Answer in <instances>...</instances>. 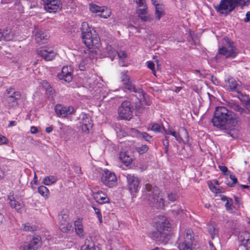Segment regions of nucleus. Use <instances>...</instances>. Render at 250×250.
<instances>
[{"label":"nucleus","mask_w":250,"mask_h":250,"mask_svg":"<svg viewBox=\"0 0 250 250\" xmlns=\"http://www.w3.org/2000/svg\"><path fill=\"white\" fill-rule=\"evenodd\" d=\"M214 126L221 130H229L228 134L234 139L239 137V127L241 124V120L233 112L225 106H217L211 119Z\"/></svg>","instance_id":"nucleus-1"},{"label":"nucleus","mask_w":250,"mask_h":250,"mask_svg":"<svg viewBox=\"0 0 250 250\" xmlns=\"http://www.w3.org/2000/svg\"><path fill=\"white\" fill-rule=\"evenodd\" d=\"M81 30L82 32V39L84 44L89 48L92 46L98 47L100 39L94 31L92 32L91 28L90 27L86 22H83L82 23Z\"/></svg>","instance_id":"nucleus-2"},{"label":"nucleus","mask_w":250,"mask_h":250,"mask_svg":"<svg viewBox=\"0 0 250 250\" xmlns=\"http://www.w3.org/2000/svg\"><path fill=\"white\" fill-rule=\"evenodd\" d=\"M170 224L164 216H157V241L166 244L169 240Z\"/></svg>","instance_id":"nucleus-3"},{"label":"nucleus","mask_w":250,"mask_h":250,"mask_svg":"<svg viewBox=\"0 0 250 250\" xmlns=\"http://www.w3.org/2000/svg\"><path fill=\"white\" fill-rule=\"evenodd\" d=\"M250 0H221L219 4L214 7L215 10L221 14L231 12L235 7L248 6Z\"/></svg>","instance_id":"nucleus-4"},{"label":"nucleus","mask_w":250,"mask_h":250,"mask_svg":"<svg viewBox=\"0 0 250 250\" xmlns=\"http://www.w3.org/2000/svg\"><path fill=\"white\" fill-rule=\"evenodd\" d=\"M194 241V233L191 229H188L183 236V240L179 239L178 248L179 250H197L193 247Z\"/></svg>","instance_id":"nucleus-5"},{"label":"nucleus","mask_w":250,"mask_h":250,"mask_svg":"<svg viewBox=\"0 0 250 250\" xmlns=\"http://www.w3.org/2000/svg\"><path fill=\"white\" fill-rule=\"evenodd\" d=\"M227 43V46H222L218 48V54L224 56L226 59L235 58L238 52L234 42L229 40Z\"/></svg>","instance_id":"nucleus-6"},{"label":"nucleus","mask_w":250,"mask_h":250,"mask_svg":"<svg viewBox=\"0 0 250 250\" xmlns=\"http://www.w3.org/2000/svg\"><path fill=\"white\" fill-rule=\"evenodd\" d=\"M133 111V106L128 101H124L118 108V113L122 119L129 120L132 118Z\"/></svg>","instance_id":"nucleus-7"},{"label":"nucleus","mask_w":250,"mask_h":250,"mask_svg":"<svg viewBox=\"0 0 250 250\" xmlns=\"http://www.w3.org/2000/svg\"><path fill=\"white\" fill-rule=\"evenodd\" d=\"M124 176L126 177L127 183V188L132 196L135 197V194L138 191L139 188L140 180L134 174H125Z\"/></svg>","instance_id":"nucleus-8"},{"label":"nucleus","mask_w":250,"mask_h":250,"mask_svg":"<svg viewBox=\"0 0 250 250\" xmlns=\"http://www.w3.org/2000/svg\"><path fill=\"white\" fill-rule=\"evenodd\" d=\"M101 181L106 186L111 188L117 184V179L114 173L105 169L104 171L102 176Z\"/></svg>","instance_id":"nucleus-9"},{"label":"nucleus","mask_w":250,"mask_h":250,"mask_svg":"<svg viewBox=\"0 0 250 250\" xmlns=\"http://www.w3.org/2000/svg\"><path fill=\"white\" fill-rule=\"evenodd\" d=\"M122 82L125 89L139 94H141L143 95V90L139 87H136L134 84L131 83L129 76L126 75V72H122Z\"/></svg>","instance_id":"nucleus-10"},{"label":"nucleus","mask_w":250,"mask_h":250,"mask_svg":"<svg viewBox=\"0 0 250 250\" xmlns=\"http://www.w3.org/2000/svg\"><path fill=\"white\" fill-rule=\"evenodd\" d=\"M138 6L137 13L142 21H146L150 19L149 15L147 12L146 0H135Z\"/></svg>","instance_id":"nucleus-11"},{"label":"nucleus","mask_w":250,"mask_h":250,"mask_svg":"<svg viewBox=\"0 0 250 250\" xmlns=\"http://www.w3.org/2000/svg\"><path fill=\"white\" fill-rule=\"evenodd\" d=\"M44 9L49 13H55L62 7L60 0H42Z\"/></svg>","instance_id":"nucleus-12"},{"label":"nucleus","mask_w":250,"mask_h":250,"mask_svg":"<svg viewBox=\"0 0 250 250\" xmlns=\"http://www.w3.org/2000/svg\"><path fill=\"white\" fill-rule=\"evenodd\" d=\"M38 54L47 61L53 60L56 55V53L51 47H41L38 50Z\"/></svg>","instance_id":"nucleus-13"},{"label":"nucleus","mask_w":250,"mask_h":250,"mask_svg":"<svg viewBox=\"0 0 250 250\" xmlns=\"http://www.w3.org/2000/svg\"><path fill=\"white\" fill-rule=\"evenodd\" d=\"M74 109L73 107L64 106L61 104H57L55 107V112L59 117H66L72 114Z\"/></svg>","instance_id":"nucleus-14"},{"label":"nucleus","mask_w":250,"mask_h":250,"mask_svg":"<svg viewBox=\"0 0 250 250\" xmlns=\"http://www.w3.org/2000/svg\"><path fill=\"white\" fill-rule=\"evenodd\" d=\"M72 69L71 66H65L62 68L61 73L58 74V77L60 80L66 83L71 82L72 80Z\"/></svg>","instance_id":"nucleus-15"},{"label":"nucleus","mask_w":250,"mask_h":250,"mask_svg":"<svg viewBox=\"0 0 250 250\" xmlns=\"http://www.w3.org/2000/svg\"><path fill=\"white\" fill-rule=\"evenodd\" d=\"M145 188L146 191V198L148 202L151 207H154L156 203L155 189L152 185L149 184H146Z\"/></svg>","instance_id":"nucleus-16"},{"label":"nucleus","mask_w":250,"mask_h":250,"mask_svg":"<svg viewBox=\"0 0 250 250\" xmlns=\"http://www.w3.org/2000/svg\"><path fill=\"white\" fill-rule=\"evenodd\" d=\"M15 32L12 29L6 27L2 31L0 29V41H10L14 39Z\"/></svg>","instance_id":"nucleus-17"},{"label":"nucleus","mask_w":250,"mask_h":250,"mask_svg":"<svg viewBox=\"0 0 250 250\" xmlns=\"http://www.w3.org/2000/svg\"><path fill=\"white\" fill-rule=\"evenodd\" d=\"M157 132H162L167 135H171L173 136L175 140L179 143H181L183 141V139L180 136L179 134L177 133L172 129L168 131H166L163 125L161 126V125L157 124Z\"/></svg>","instance_id":"nucleus-18"},{"label":"nucleus","mask_w":250,"mask_h":250,"mask_svg":"<svg viewBox=\"0 0 250 250\" xmlns=\"http://www.w3.org/2000/svg\"><path fill=\"white\" fill-rule=\"evenodd\" d=\"M60 228L62 232H66L67 231L70 230L71 227L69 224V217L67 214L62 213L60 217Z\"/></svg>","instance_id":"nucleus-19"},{"label":"nucleus","mask_w":250,"mask_h":250,"mask_svg":"<svg viewBox=\"0 0 250 250\" xmlns=\"http://www.w3.org/2000/svg\"><path fill=\"white\" fill-rule=\"evenodd\" d=\"M41 238L39 236L34 237L30 242L24 246V250H36L40 247Z\"/></svg>","instance_id":"nucleus-20"},{"label":"nucleus","mask_w":250,"mask_h":250,"mask_svg":"<svg viewBox=\"0 0 250 250\" xmlns=\"http://www.w3.org/2000/svg\"><path fill=\"white\" fill-rule=\"evenodd\" d=\"M34 34L35 40L38 43H44L47 40L48 36L44 29L36 30Z\"/></svg>","instance_id":"nucleus-21"},{"label":"nucleus","mask_w":250,"mask_h":250,"mask_svg":"<svg viewBox=\"0 0 250 250\" xmlns=\"http://www.w3.org/2000/svg\"><path fill=\"white\" fill-rule=\"evenodd\" d=\"M117 53H118V51L112 47L111 46L107 45L101 53V56L102 57H109L111 61H113Z\"/></svg>","instance_id":"nucleus-22"},{"label":"nucleus","mask_w":250,"mask_h":250,"mask_svg":"<svg viewBox=\"0 0 250 250\" xmlns=\"http://www.w3.org/2000/svg\"><path fill=\"white\" fill-rule=\"evenodd\" d=\"M93 195L96 202L100 204L107 203L109 201L107 195L101 190L93 193Z\"/></svg>","instance_id":"nucleus-23"},{"label":"nucleus","mask_w":250,"mask_h":250,"mask_svg":"<svg viewBox=\"0 0 250 250\" xmlns=\"http://www.w3.org/2000/svg\"><path fill=\"white\" fill-rule=\"evenodd\" d=\"M8 199L9 200L10 207L17 211H20L22 207V203L15 199L13 194L10 193L8 196Z\"/></svg>","instance_id":"nucleus-24"},{"label":"nucleus","mask_w":250,"mask_h":250,"mask_svg":"<svg viewBox=\"0 0 250 250\" xmlns=\"http://www.w3.org/2000/svg\"><path fill=\"white\" fill-rule=\"evenodd\" d=\"M74 227L76 234L80 237L83 238L84 236L83 226L82 224V220L78 219L74 222Z\"/></svg>","instance_id":"nucleus-25"},{"label":"nucleus","mask_w":250,"mask_h":250,"mask_svg":"<svg viewBox=\"0 0 250 250\" xmlns=\"http://www.w3.org/2000/svg\"><path fill=\"white\" fill-rule=\"evenodd\" d=\"M81 250H101L98 246L95 245L92 241L86 239L84 244L81 247Z\"/></svg>","instance_id":"nucleus-26"},{"label":"nucleus","mask_w":250,"mask_h":250,"mask_svg":"<svg viewBox=\"0 0 250 250\" xmlns=\"http://www.w3.org/2000/svg\"><path fill=\"white\" fill-rule=\"evenodd\" d=\"M226 86L230 91L236 92L237 90V83L236 81L232 77H229L225 81Z\"/></svg>","instance_id":"nucleus-27"},{"label":"nucleus","mask_w":250,"mask_h":250,"mask_svg":"<svg viewBox=\"0 0 250 250\" xmlns=\"http://www.w3.org/2000/svg\"><path fill=\"white\" fill-rule=\"evenodd\" d=\"M208 231L211 236L212 239H214L216 235L218 233L216 226L213 222L208 223L207 225Z\"/></svg>","instance_id":"nucleus-28"},{"label":"nucleus","mask_w":250,"mask_h":250,"mask_svg":"<svg viewBox=\"0 0 250 250\" xmlns=\"http://www.w3.org/2000/svg\"><path fill=\"white\" fill-rule=\"evenodd\" d=\"M229 179L226 178L225 183L229 187H234L238 182L237 178L234 175L231 171L229 172Z\"/></svg>","instance_id":"nucleus-29"},{"label":"nucleus","mask_w":250,"mask_h":250,"mask_svg":"<svg viewBox=\"0 0 250 250\" xmlns=\"http://www.w3.org/2000/svg\"><path fill=\"white\" fill-rule=\"evenodd\" d=\"M120 159L125 165L128 166L132 161V158L129 156L126 152H121L120 154Z\"/></svg>","instance_id":"nucleus-30"},{"label":"nucleus","mask_w":250,"mask_h":250,"mask_svg":"<svg viewBox=\"0 0 250 250\" xmlns=\"http://www.w3.org/2000/svg\"><path fill=\"white\" fill-rule=\"evenodd\" d=\"M91 62V60L89 58H85L83 59L79 65L80 70L81 71L86 70L87 68L89 67Z\"/></svg>","instance_id":"nucleus-31"},{"label":"nucleus","mask_w":250,"mask_h":250,"mask_svg":"<svg viewBox=\"0 0 250 250\" xmlns=\"http://www.w3.org/2000/svg\"><path fill=\"white\" fill-rule=\"evenodd\" d=\"M244 239L242 240V244L248 250L250 249V233L245 232L243 233Z\"/></svg>","instance_id":"nucleus-32"},{"label":"nucleus","mask_w":250,"mask_h":250,"mask_svg":"<svg viewBox=\"0 0 250 250\" xmlns=\"http://www.w3.org/2000/svg\"><path fill=\"white\" fill-rule=\"evenodd\" d=\"M167 204L168 203L165 201L164 196L159 194V195L157 196V209H164Z\"/></svg>","instance_id":"nucleus-33"},{"label":"nucleus","mask_w":250,"mask_h":250,"mask_svg":"<svg viewBox=\"0 0 250 250\" xmlns=\"http://www.w3.org/2000/svg\"><path fill=\"white\" fill-rule=\"evenodd\" d=\"M57 181V178L53 175L45 177L42 180V183L46 186H50Z\"/></svg>","instance_id":"nucleus-34"},{"label":"nucleus","mask_w":250,"mask_h":250,"mask_svg":"<svg viewBox=\"0 0 250 250\" xmlns=\"http://www.w3.org/2000/svg\"><path fill=\"white\" fill-rule=\"evenodd\" d=\"M21 98V94L20 93H16L15 94V96L13 97L11 96L10 97L7 98V101L9 103H12V105L14 106L15 105H17L18 104V100H20Z\"/></svg>","instance_id":"nucleus-35"},{"label":"nucleus","mask_w":250,"mask_h":250,"mask_svg":"<svg viewBox=\"0 0 250 250\" xmlns=\"http://www.w3.org/2000/svg\"><path fill=\"white\" fill-rule=\"evenodd\" d=\"M229 107L232 110L242 113L245 111V109L242 108L240 105L234 103H229Z\"/></svg>","instance_id":"nucleus-36"},{"label":"nucleus","mask_w":250,"mask_h":250,"mask_svg":"<svg viewBox=\"0 0 250 250\" xmlns=\"http://www.w3.org/2000/svg\"><path fill=\"white\" fill-rule=\"evenodd\" d=\"M89 9L91 12L96 13L98 15H99L100 13L101 12V11L103 10V7L99 6L93 3L89 4Z\"/></svg>","instance_id":"nucleus-37"},{"label":"nucleus","mask_w":250,"mask_h":250,"mask_svg":"<svg viewBox=\"0 0 250 250\" xmlns=\"http://www.w3.org/2000/svg\"><path fill=\"white\" fill-rule=\"evenodd\" d=\"M139 137H141L146 141L150 142L152 140V137L146 132H141L135 129H133Z\"/></svg>","instance_id":"nucleus-38"},{"label":"nucleus","mask_w":250,"mask_h":250,"mask_svg":"<svg viewBox=\"0 0 250 250\" xmlns=\"http://www.w3.org/2000/svg\"><path fill=\"white\" fill-rule=\"evenodd\" d=\"M81 116L82 119V124L88 125V126H92L91 119L88 115L83 113L81 115Z\"/></svg>","instance_id":"nucleus-39"},{"label":"nucleus","mask_w":250,"mask_h":250,"mask_svg":"<svg viewBox=\"0 0 250 250\" xmlns=\"http://www.w3.org/2000/svg\"><path fill=\"white\" fill-rule=\"evenodd\" d=\"M39 193L43 197H47L49 193V189L44 186H40L38 188Z\"/></svg>","instance_id":"nucleus-40"},{"label":"nucleus","mask_w":250,"mask_h":250,"mask_svg":"<svg viewBox=\"0 0 250 250\" xmlns=\"http://www.w3.org/2000/svg\"><path fill=\"white\" fill-rule=\"evenodd\" d=\"M119 59H120V64L122 66H126L124 61L121 62V61H123L124 59H126L127 57V55L125 51H122L118 52L117 53Z\"/></svg>","instance_id":"nucleus-41"},{"label":"nucleus","mask_w":250,"mask_h":250,"mask_svg":"<svg viewBox=\"0 0 250 250\" xmlns=\"http://www.w3.org/2000/svg\"><path fill=\"white\" fill-rule=\"evenodd\" d=\"M103 10L101 11L99 16L104 19H107L111 15V11L110 9L105 6H103Z\"/></svg>","instance_id":"nucleus-42"},{"label":"nucleus","mask_w":250,"mask_h":250,"mask_svg":"<svg viewBox=\"0 0 250 250\" xmlns=\"http://www.w3.org/2000/svg\"><path fill=\"white\" fill-rule=\"evenodd\" d=\"M225 206L228 212L231 213L233 212V200L231 198H229V200H227Z\"/></svg>","instance_id":"nucleus-43"},{"label":"nucleus","mask_w":250,"mask_h":250,"mask_svg":"<svg viewBox=\"0 0 250 250\" xmlns=\"http://www.w3.org/2000/svg\"><path fill=\"white\" fill-rule=\"evenodd\" d=\"M165 15L164 5L157 3V19H160Z\"/></svg>","instance_id":"nucleus-44"},{"label":"nucleus","mask_w":250,"mask_h":250,"mask_svg":"<svg viewBox=\"0 0 250 250\" xmlns=\"http://www.w3.org/2000/svg\"><path fill=\"white\" fill-rule=\"evenodd\" d=\"M209 188L212 192L215 194L223 193L224 192L222 188L220 187L219 188H217L213 184H210L209 185Z\"/></svg>","instance_id":"nucleus-45"},{"label":"nucleus","mask_w":250,"mask_h":250,"mask_svg":"<svg viewBox=\"0 0 250 250\" xmlns=\"http://www.w3.org/2000/svg\"><path fill=\"white\" fill-rule=\"evenodd\" d=\"M92 208L94 210L96 214L100 223L102 222V215L99 208H96L94 205L92 206Z\"/></svg>","instance_id":"nucleus-46"},{"label":"nucleus","mask_w":250,"mask_h":250,"mask_svg":"<svg viewBox=\"0 0 250 250\" xmlns=\"http://www.w3.org/2000/svg\"><path fill=\"white\" fill-rule=\"evenodd\" d=\"M23 229L25 231L33 232L36 230V227L34 226H31L29 223H27L24 225Z\"/></svg>","instance_id":"nucleus-47"},{"label":"nucleus","mask_w":250,"mask_h":250,"mask_svg":"<svg viewBox=\"0 0 250 250\" xmlns=\"http://www.w3.org/2000/svg\"><path fill=\"white\" fill-rule=\"evenodd\" d=\"M148 149V147L146 145H143L141 147L137 148V150L140 154H143Z\"/></svg>","instance_id":"nucleus-48"},{"label":"nucleus","mask_w":250,"mask_h":250,"mask_svg":"<svg viewBox=\"0 0 250 250\" xmlns=\"http://www.w3.org/2000/svg\"><path fill=\"white\" fill-rule=\"evenodd\" d=\"M178 196L176 193H170L167 194V198L169 201L174 202L178 199Z\"/></svg>","instance_id":"nucleus-49"},{"label":"nucleus","mask_w":250,"mask_h":250,"mask_svg":"<svg viewBox=\"0 0 250 250\" xmlns=\"http://www.w3.org/2000/svg\"><path fill=\"white\" fill-rule=\"evenodd\" d=\"M146 64H147V66L148 68H149L150 69H151L152 72H153V73L154 74V75L155 76H156V72L155 70V64L153 62H152V61H147L146 62Z\"/></svg>","instance_id":"nucleus-50"},{"label":"nucleus","mask_w":250,"mask_h":250,"mask_svg":"<svg viewBox=\"0 0 250 250\" xmlns=\"http://www.w3.org/2000/svg\"><path fill=\"white\" fill-rule=\"evenodd\" d=\"M7 92V98L10 97L11 96L13 97L15 96V94L16 93H20L18 91H16L15 89L13 88H9L6 90Z\"/></svg>","instance_id":"nucleus-51"},{"label":"nucleus","mask_w":250,"mask_h":250,"mask_svg":"<svg viewBox=\"0 0 250 250\" xmlns=\"http://www.w3.org/2000/svg\"><path fill=\"white\" fill-rule=\"evenodd\" d=\"M218 168L222 172L224 175L228 176L229 174L228 167L225 166H219Z\"/></svg>","instance_id":"nucleus-52"},{"label":"nucleus","mask_w":250,"mask_h":250,"mask_svg":"<svg viewBox=\"0 0 250 250\" xmlns=\"http://www.w3.org/2000/svg\"><path fill=\"white\" fill-rule=\"evenodd\" d=\"M234 199L235 204L237 205L238 208H240L241 207H243L242 201L239 197L237 196H234Z\"/></svg>","instance_id":"nucleus-53"},{"label":"nucleus","mask_w":250,"mask_h":250,"mask_svg":"<svg viewBox=\"0 0 250 250\" xmlns=\"http://www.w3.org/2000/svg\"><path fill=\"white\" fill-rule=\"evenodd\" d=\"M92 126H88V125H82V129L83 132L88 133L89 132V128Z\"/></svg>","instance_id":"nucleus-54"},{"label":"nucleus","mask_w":250,"mask_h":250,"mask_svg":"<svg viewBox=\"0 0 250 250\" xmlns=\"http://www.w3.org/2000/svg\"><path fill=\"white\" fill-rule=\"evenodd\" d=\"M29 2L30 3L29 5L30 8H35L38 5L37 0H29Z\"/></svg>","instance_id":"nucleus-55"},{"label":"nucleus","mask_w":250,"mask_h":250,"mask_svg":"<svg viewBox=\"0 0 250 250\" xmlns=\"http://www.w3.org/2000/svg\"><path fill=\"white\" fill-rule=\"evenodd\" d=\"M8 142V139L6 137L0 135V145L7 144Z\"/></svg>","instance_id":"nucleus-56"},{"label":"nucleus","mask_w":250,"mask_h":250,"mask_svg":"<svg viewBox=\"0 0 250 250\" xmlns=\"http://www.w3.org/2000/svg\"><path fill=\"white\" fill-rule=\"evenodd\" d=\"M163 143L164 146L165 147L166 152H167L168 151V148L169 146V142L168 139L167 137H165V139L163 140Z\"/></svg>","instance_id":"nucleus-57"},{"label":"nucleus","mask_w":250,"mask_h":250,"mask_svg":"<svg viewBox=\"0 0 250 250\" xmlns=\"http://www.w3.org/2000/svg\"><path fill=\"white\" fill-rule=\"evenodd\" d=\"M48 84L47 87L46 88V92L47 93L49 94V95H52L53 92V88L50 86V85Z\"/></svg>","instance_id":"nucleus-58"},{"label":"nucleus","mask_w":250,"mask_h":250,"mask_svg":"<svg viewBox=\"0 0 250 250\" xmlns=\"http://www.w3.org/2000/svg\"><path fill=\"white\" fill-rule=\"evenodd\" d=\"M182 130L183 131L185 134V138L187 142L189 141V135L187 130L185 128H182Z\"/></svg>","instance_id":"nucleus-59"},{"label":"nucleus","mask_w":250,"mask_h":250,"mask_svg":"<svg viewBox=\"0 0 250 250\" xmlns=\"http://www.w3.org/2000/svg\"><path fill=\"white\" fill-rule=\"evenodd\" d=\"M246 18L244 20L245 22H248L250 21V11H248L247 12L246 14Z\"/></svg>","instance_id":"nucleus-60"},{"label":"nucleus","mask_w":250,"mask_h":250,"mask_svg":"<svg viewBox=\"0 0 250 250\" xmlns=\"http://www.w3.org/2000/svg\"><path fill=\"white\" fill-rule=\"evenodd\" d=\"M30 131L31 133L35 134L38 132V130L36 127L32 126L30 128Z\"/></svg>","instance_id":"nucleus-61"},{"label":"nucleus","mask_w":250,"mask_h":250,"mask_svg":"<svg viewBox=\"0 0 250 250\" xmlns=\"http://www.w3.org/2000/svg\"><path fill=\"white\" fill-rule=\"evenodd\" d=\"M17 125V122L16 121H11L9 122L8 126L10 127Z\"/></svg>","instance_id":"nucleus-62"},{"label":"nucleus","mask_w":250,"mask_h":250,"mask_svg":"<svg viewBox=\"0 0 250 250\" xmlns=\"http://www.w3.org/2000/svg\"><path fill=\"white\" fill-rule=\"evenodd\" d=\"M149 237L151 238L153 240H155L156 239V233L155 232L150 233Z\"/></svg>","instance_id":"nucleus-63"},{"label":"nucleus","mask_w":250,"mask_h":250,"mask_svg":"<svg viewBox=\"0 0 250 250\" xmlns=\"http://www.w3.org/2000/svg\"><path fill=\"white\" fill-rule=\"evenodd\" d=\"M75 171L78 174H82L81 168L80 167L78 166H76L75 167Z\"/></svg>","instance_id":"nucleus-64"}]
</instances>
